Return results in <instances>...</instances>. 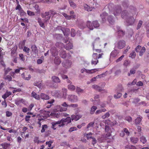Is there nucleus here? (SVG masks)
<instances>
[{
	"mask_svg": "<svg viewBox=\"0 0 149 149\" xmlns=\"http://www.w3.org/2000/svg\"><path fill=\"white\" fill-rule=\"evenodd\" d=\"M31 49L33 52L36 54L38 52V50L36 46L34 45H32L31 47Z\"/></svg>",
	"mask_w": 149,
	"mask_h": 149,
	"instance_id": "obj_27",
	"label": "nucleus"
},
{
	"mask_svg": "<svg viewBox=\"0 0 149 149\" xmlns=\"http://www.w3.org/2000/svg\"><path fill=\"white\" fill-rule=\"evenodd\" d=\"M77 130V128L76 127H70L69 130V132H72L76 130Z\"/></svg>",
	"mask_w": 149,
	"mask_h": 149,
	"instance_id": "obj_62",
	"label": "nucleus"
},
{
	"mask_svg": "<svg viewBox=\"0 0 149 149\" xmlns=\"http://www.w3.org/2000/svg\"><path fill=\"white\" fill-rule=\"evenodd\" d=\"M33 7L36 10L37 13H39L40 12V9L39 5L37 4H35L33 6Z\"/></svg>",
	"mask_w": 149,
	"mask_h": 149,
	"instance_id": "obj_33",
	"label": "nucleus"
},
{
	"mask_svg": "<svg viewBox=\"0 0 149 149\" xmlns=\"http://www.w3.org/2000/svg\"><path fill=\"white\" fill-rule=\"evenodd\" d=\"M41 16L42 18H45L44 21L45 22L49 21L51 17V15H50L49 11L45 12L44 13H42Z\"/></svg>",
	"mask_w": 149,
	"mask_h": 149,
	"instance_id": "obj_2",
	"label": "nucleus"
},
{
	"mask_svg": "<svg viewBox=\"0 0 149 149\" xmlns=\"http://www.w3.org/2000/svg\"><path fill=\"white\" fill-rule=\"evenodd\" d=\"M52 81L56 83H59L61 82V80L58 77L56 76H53L52 77Z\"/></svg>",
	"mask_w": 149,
	"mask_h": 149,
	"instance_id": "obj_9",
	"label": "nucleus"
},
{
	"mask_svg": "<svg viewBox=\"0 0 149 149\" xmlns=\"http://www.w3.org/2000/svg\"><path fill=\"white\" fill-rule=\"evenodd\" d=\"M135 19L133 17H128L126 19V22L127 26L132 25L134 22Z\"/></svg>",
	"mask_w": 149,
	"mask_h": 149,
	"instance_id": "obj_6",
	"label": "nucleus"
},
{
	"mask_svg": "<svg viewBox=\"0 0 149 149\" xmlns=\"http://www.w3.org/2000/svg\"><path fill=\"white\" fill-rule=\"evenodd\" d=\"M53 142L51 140L49 141H47L46 142V144L48 145L49 147H50L52 145V144L53 143Z\"/></svg>",
	"mask_w": 149,
	"mask_h": 149,
	"instance_id": "obj_58",
	"label": "nucleus"
},
{
	"mask_svg": "<svg viewBox=\"0 0 149 149\" xmlns=\"http://www.w3.org/2000/svg\"><path fill=\"white\" fill-rule=\"evenodd\" d=\"M22 78L24 80H29L31 78V76L28 72L25 71L21 74Z\"/></svg>",
	"mask_w": 149,
	"mask_h": 149,
	"instance_id": "obj_5",
	"label": "nucleus"
},
{
	"mask_svg": "<svg viewBox=\"0 0 149 149\" xmlns=\"http://www.w3.org/2000/svg\"><path fill=\"white\" fill-rule=\"evenodd\" d=\"M92 133L91 132H89L88 134H86V136L87 138V139H91V138H92Z\"/></svg>",
	"mask_w": 149,
	"mask_h": 149,
	"instance_id": "obj_50",
	"label": "nucleus"
},
{
	"mask_svg": "<svg viewBox=\"0 0 149 149\" xmlns=\"http://www.w3.org/2000/svg\"><path fill=\"white\" fill-rule=\"evenodd\" d=\"M68 1L71 7L73 8L76 7V4L74 3L72 0H68Z\"/></svg>",
	"mask_w": 149,
	"mask_h": 149,
	"instance_id": "obj_29",
	"label": "nucleus"
},
{
	"mask_svg": "<svg viewBox=\"0 0 149 149\" xmlns=\"http://www.w3.org/2000/svg\"><path fill=\"white\" fill-rule=\"evenodd\" d=\"M11 94V93L10 92L6 91L5 93L3 95L2 97L5 100L6 98Z\"/></svg>",
	"mask_w": 149,
	"mask_h": 149,
	"instance_id": "obj_26",
	"label": "nucleus"
},
{
	"mask_svg": "<svg viewBox=\"0 0 149 149\" xmlns=\"http://www.w3.org/2000/svg\"><path fill=\"white\" fill-rule=\"evenodd\" d=\"M6 115L7 117H10L12 115V113L11 112L8 111H6Z\"/></svg>",
	"mask_w": 149,
	"mask_h": 149,
	"instance_id": "obj_61",
	"label": "nucleus"
},
{
	"mask_svg": "<svg viewBox=\"0 0 149 149\" xmlns=\"http://www.w3.org/2000/svg\"><path fill=\"white\" fill-rule=\"evenodd\" d=\"M62 64L63 67L66 68H68L70 67L71 64V63L69 61H66L65 62H63Z\"/></svg>",
	"mask_w": 149,
	"mask_h": 149,
	"instance_id": "obj_13",
	"label": "nucleus"
},
{
	"mask_svg": "<svg viewBox=\"0 0 149 149\" xmlns=\"http://www.w3.org/2000/svg\"><path fill=\"white\" fill-rule=\"evenodd\" d=\"M21 15H23L26 14V13L22 9L19 11Z\"/></svg>",
	"mask_w": 149,
	"mask_h": 149,
	"instance_id": "obj_64",
	"label": "nucleus"
},
{
	"mask_svg": "<svg viewBox=\"0 0 149 149\" xmlns=\"http://www.w3.org/2000/svg\"><path fill=\"white\" fill-rule=\"evenodd\" d=\"M140 141L143 144L145 143L146 142L147 140L146 137L144 136H142L140 138Z\"/></svg>",
	"mask_w": 149,
	"mask_h": 149,
	"instance_id": "obj_32",
	"label": "nucleus"
},
{
	"mask_svg": "<svg viewBox=\"0 0 149 149\" xmlns=\"http://www.w3.org/2000/svg\"><path fill=\"white\" fill-rule=\"evenodd\" d=\"M76 91L78 94H79L83 93L84 91L83 90L81 89L79 87H77Z\"/></svg>",
	"mask_w": 149,
	"mask_h": 149,
	"instance_id": "obj_42",
	"label": "nucleus"
},
{
	"mask_svg": "<svg viewBox=\"0 0 149 149\" xmlns=\"http://www.w3.org/2000/svg\"><path fill=\"white\" fill-rule=\"evenodd\" d=\"M100 26V24L97 21H94V27L96 28Z\"/></svg>",
	"mask_w": 149,
	"mask_h": 149,
	"instance_id": "obj_52",
	"label": "nucleus"
},
{
	"mask_svg": "<svg viewBox=\"0 0 149 149\" xmlns=\"http://www.w3.org/2000/svg\"><path fill=\"white\" fill-rule=\"evenodd\" d=\"M37 20L40 26L42 28H44L45 27L44 23L42 22L41 18L40 17H38Z\"/></svg>",
	"mask_w": 149,
	"mask_h": 149,
	"instance_id": "obj_20",
	"label": "nucleus"
},
{
	"mask_svg": "<svg viewBox=\"0 0 149 149\" xmlns=\"http://www.w3.org/2000/svg\"><path fill=\"white\" fill-rule=\"evenodd\" d=\"M27 13L28 15L29 16H34L35 15L34 12L30 10H27Z\"/></svg>",
	"mask_w": 149,
	"mask_h": 149,
	"instance_id": "obj_56",
	"label": "nucleus"
},
{
	"mask_svg": "<svg viewBox=\"0 0 149 149\" xmlns=\"http://www.w3.org/2000/svg\"><path fill=\"white\" fill-rule=\"evenodd\" d=\"M10 144L7 143H4L1 144V145L4 149H7L8 147L10 146Z\"/></svg>",
	"mask_w": 149,
	"mask_h": 149,
	"instance_id": "obj_40",
	"label": "nucleus"
},
{
	"mask_svg": "<svg viewBox=\"0 0 149 149\" xmlns=\"http://www.w3.org/2000/svg\"><path fill=\"white\" fill-rule=\"evenodd\" d=\"M87 27L91 30H92L93 29V27L92 23L91 22L88 21L87 22Z\"/></svg>",
	"mask_w": 149,
	"mask_h": 149,
	"instance_id": "obj_31",
	"label": "nucleus"
},
{
	"mask_svg": "<svg viewBox=\"0 0 149 149\" xmlns=\"http://www.w3.org/2000/svg\"><path fill=\"white\" fill-rule=\"evenodd\" d=\"M108 20L109 23L111 24H113L115 22L114 19L111 16H109Z\"/></svg>",
	"mask_w": 149,
	"mask_h": 149,
	"instance_id": "obj_30",
	"label": "nucleus"
},
{
	"mask_svg": "<svg viewBox=\"0 0 149 149\" xmlns=\"http://www.w3.org/2000/svg\"><path fill=\"white\" fill-rule=\"evenodd\" d=\"M52 128L54 130L56 129L58 127L57 122H52L51 123Z\"/></svg>",
	"mask_w": 149,
	"mask_h": 149,
	"instance_id": "obj_24",
	"label": "nucleus"
},
{
	"mask_svg": "<svg viewBox=\"0 0 149 149\" xmlns=\"http://www.w3.org/2000/svg\"><path fill=\"white\" fill-rule=\"evenodd\" d=\"M125 119L129 122H131L132 121V118L130 116H127L125 117Z\"/></svg>",
	"mask_w": 149,
	"mask_h": 149,
	"instance_id": "obj_60",
	"label": "nucleus"
},
{
	"mask_svg": "<svg viewBox=\"0 0 149 149\" xmlns=\"http://www.w3.org/2000/svg\"><path fill=\"white\" fill-rule=\"evenodd\" d=\"M27 129V128L26 127H24L23 128V132L21 134V136L22 137H23V135L25 134V132Z\"/></svg>",
	"mask_w": 149,
	"mask_h": 149,
	"instance_id": "obj_57",
	"label": "nucleus"
},
{
	"mask_svg": "<svg viewBox=\"0 0 149 149\" xmlns=\"http://www.w3.org/2000/svg\"><path fill=\"white\" fill-rule=\"evenodd\" d=\"M128 13L126 11H123L121 14L122 17L124 19H126L128 17Z\"/></svg>",
	"mask_w": 149,
	"mask_h": 149,
	"instance_id": "obj_15",
	"label": "nucleus"
},
{
	"mask_svg": "<svg viewBox=\"0 0 149 149\" xmlns=\"http://www.w3.org/2000/svg\"><path fill=\"white\" fill-rule=\"evenodd\" d=\"M86 72L89 73H93V69L91 70H87L85 69H82L81 70V72L82 73H83L84 72Z\"/></svg>",
	"mask_w": 149,
	"mask_h": 149,
	"instance_id": "obj_41",
	"label": "nucleus"
},
{
	"mask_svg": "<svg viewBox=\"0 0 149 149\" xmlns=\"http://www.w3.org/2000/svg\"><path fill=\"white\" fill-rule=\"evenodd\" d=\"M84 9L88 12L91 11H92L93 9L92 7H90L89 6L86 4H84Z\"/></svg>",
	"mask_w": 149,
	"mask_h": 149,
	"instance_id": "obj_18",
	"label": "nucleus"
},
{
	"mask_svg": "<svg viewBox=\"0 0 149 149\" xmlns=\"http://www.w3.org/2000/svg\"><path fill=\"white\" fill-rule=\"evenodd\" d=\"M67 99L68 101L72 102H77L78 100L77 96L74 95H68Z\"/></svg>",
	"mask_w": 149,
	"mask_h": 149,
	"instance_id": "obj_3",
	"label": "nucleus"
},
{
	"mask_svg": "<svg viewBox=\"0 0 149 149\" xmlns=\"http://www.w3.org/2000/svg\"><path fill=\"white\" fill-rule=\"evenodd\" d=\"M142 117H139L137 118L135 120V123L136 124H139L141 122Z\"/></svg>",
	"mask_w": 149,
	"mask_h": 149,
	"instance_id": "obj_34",
	"label": "nucleus"
},
{
	"mask_svg": "<svg viewBox=\"0 0 149 149\" xmlns=\"http://www.w3.org/2000/svg\"><path fill=\"white\" fill-rule=\"evenodd\" d=\"M76 35V32L74 29H71V36L72 37H74Z\"/></svg>",
	"mask_w": 149,
	"mask_h": 149,
	"instance_id": "obj_55",
	"label": "nucleus"
},
{
	"mask_svg": "<svg viewBox=\"0 0 149 149\" xmlns=\"http://www.w3.org/2000/svg\"><path fill=\"white\" fill-rule=\"evenodd\" d=\"M94 88L95 89L99 92H101L102 91H103V92L107 93V91L105 90H102V88L97 85H94Z\"/></svg>",
	"mask_w": 149,
	"mask_h": 149,
	"instance_id": "obj_12",
	"label": "nucleus"
},
{
	"mask_svg": "<svg viewBox=\"0 0 149 149\" xmlns=\"http://www.w3.org/2000/svg\"><path fill=\"white\" fill-rule=\"evenodd\" d=\"M146 51V48L144 47H143L142 48L141 50L139 52V55L140 56H141L143 55V53H144Z\"/></svg>",
	"mask_w": 149,
	"mask_h": 149,
	"instance_id": "obj_48",
	"label": "nucleus"
},
{
	"mask_svg": "<svg viewBox=\"0 0 149 149\" xmlns=\"http://www.w3.org/2000/svg\"><path fill=\"white\" fill-rule=\"evenodd\" d=\"M51 52L52 55L55 56L58 55V52L55 47H53L51 49Z\"/></svg>",
	"mask_w": 149,
	"mask_h": 149,
	"instance_id": "obj_10",
	"label": "nucleus"
},
{
	"mask_svg": "<svg viewBox=\"0 0 149 149\" xmlns=\"http://www.w3.org/2000/svg\"><path fill=\"white\" fill-rule=\"evenodd\" d=\"M64 47L66 50H69L72 49L73 47L72 43L70 42H69L68 44H67L66 46Z\"/></svg>",
	"mask_w": 149,
	"mask_h": 149,
	"instance_id": "obj_22",
	"label": "nucleus"
},
{
	"mask_svg": "<svg viewBox=\"0 0 149 149\" xmlns=\"http://www.w3.org/2000/svg\"><path fill=\"white\" fill-rule=\"evenodd\" d=\"M61 105L64 107V108H62L61 107L60 108V111H65L67 110V108L69 106V105H68L65 102H64L63 103L61 104Z\"/></svg>",
	"mask_w": 149,
	"mask_h": 149,
	"instance_id": "obj_14",
	"label": "nucleus"
},
{
	"mask_svg": "<svg viewBox=\"0 0 149 149\" xmlns=\"http://www.w3.org/2000/svg\"><path fill=\"white\" fill-rule=\"evenodd\" d=\"M136 70L134 69H131L130 70V72L128 73L127 75L129 76H130L132 74H133L136 73Z\"/></svg>",
	"mask_w": 149,
	"mask_h": 149,
	"instance_id": "obj_47",
	"label": "nucleus"
},
{
	"mask_svg": "<svg viewBox=\"0 0 149 149\" xmlns=\"http://www.w3.org/2000/svg\"><path fill=\"white\" fill-rule=\"evenodd\" d=\"M136 56V54L135 52L134 51H133L130 54L129 57L131 58H135Z\"/></svg>",
	"mask_w": 149,
	"mask_h": 149,
	"instance_id": "obj_38",
	"label": "nucleus"
},
{
	"mask_svg": "<svg viewBox=\"0 0 149 149\" xmlns=\"http://www.w3.org/2000/svg\"><path fill=\"white\" fill-rule=\"evenodd\" d=\"M121 11V9L120 6H117L114 8L113 13L115 16H117L119 15Z\"/></svg>",
	"mask_w": 149,
	"mask_h": 149,
	"instance_id": "obj_7",
	"label": "nucleus"
},
{
	"mask_svg": "<svg viewBox=\"0 0 149 149\" xmlns=\"http://www.w3.org/2000/svg\"><path fill=\"white\" fill-rule=\"evenodd\" d=\"M125 43L124 41L120 40L117 42L116 44V46L118 49H121L123 48L125 46Z\"/></svg>",
	"mask_w": 149,
	"mask_h": 149,
	"instance_id": "obj_4",
	"label": "nucleus"
},
{
	"mask_svg": "<svg viewBox=\"0 0 149 149\" xmlns=\"http://www.w3.org/2000/svg\"><path fill=\"white\" fill-rule=\"evenodd\" d=\"M23 99H22L18 100H16L15 101V104L17 105H19L21 102H23Z\"/></svg>",
	"mask_w": 149,
	"mask_h": 149,
	"instance_id": "obj_49",
	"label": "nucleus"
},
{
	"mask_svg": "<svg viewBox=\"0 0 149 149\" xmlns=\"http://www.w3.org/2000/svg\"><path fill=\"white\" fill-rule=\"evenodd\" d=\"M118 35L120 36H123L125 34V32L121 29L119 30L118 31Z\"/></svg>",
	"mask_w": 149,
	"mask_h": 149,
	"instance_id": "obj_46",
	"label": "nucleus"
},
{
	"mask_svg": "<svg viewBox=\"0 0 149 149\" xmlns=\"http://www.w3.org/2000/svg\"><path fill=\"white\" fill-rule=\"evenodd\" d=\"M29 48H28V47H26V46H24V47L23 49V51L26 52V53H29Z\"/></svg>",
	"mask_w": 149,
	"mask_h": 149,
	"instance_id": "obj_53",
	"label": "nucleus"
},
{
	"mask_svg": "<svg viewBox=\"0 0 149 149\" xmlns=\"http://www.w3.org/2000/svg\"><path fill=\"white\" fill-rule=\"evenodd\" d=\"M57 122L59 127H63L65 125L63 121H62V119L61 120L58 121Z\"/></svg>",
	"mask_w": 149,
	"mask_h": 149,
	"instance_id": "obj_28",
	"label": "nucleus"
},
{
	"mask_svg": "<svg viewBox=\"0 0 149 149\" xmlns=\"http://www.w3.org/2000/svg\"><path fill=\"white\" fill-rule=\"evenodd\" d=\"M54 62V63L56 65H59L61 62V61L60 58L57 56L55 57Z\"/></svg>",
	"mask_w": 149,
	"mask_h": 149,
	"instance_id": "obj_21",
	"label": "nucleus"
},
{
	"mask_svg": "<svg viewBox=\"0 0 149 149\" xmlns=\"http://www.w3.org/2000/svg\"><path fill=\"white\" fill-rule=\"evenodd\" d=\"M60 56L61 58H65L66 56V54L65 51H64L62 49L60 50Z\"/></svg>",
	"mask_w": 149,
	"mask_h": 149,
	"instance_id": "obj_19",
	"label": "nucleus"
},
{
	"mask_svg": "<svg viewBox=\"0 0 149 149\" xmlns=\"http://www.w3.org/2000/svg\"><path fill=\"white\" fill-rule=\"evenodd\" d=\"M110 114L109 112H107L105 115L102 116L103 119H104L106 118H107L109 116Z\"/></svg>",
	"mask_w": 149,
	"mask_h": 149,
	"instance_id": "obj_54",
	"label": "nucleus"
},
{
	"mask_svg": "<svg viewBox=\"0 0 149 149\" xmlns=\"http://www.w3.org/2000/svg\"><path fill=\"white\" fill-rule=\"evenodd\" d=\"M123 90V88L121 85L119 86L116 89V91H118L120 93L122 92Z\"/></svg>",
	"mask_w": 149,
	"mask_h": 149,
	"instance_id": "obj_43",
	"label": "nucleus"
},
{
	"mask_svg": "<svg viewBox=\"0 0 149 149\" xmlns=\"http://www.w3.org/2000/svg\"><path fill=\"white\" fill-rule=\"evenodd\" d=\"M40 97L43 100H48L49 99V96L48 95L43 93L40 94Z\"/></svg>",
	"mask_w": 149,
	"mask_h": 149,
	"instance_id": "obj_16",
	"label": "nucleus"
},
{
	"mask_svg": "<svg viewBox=\"0 0 149 149\" xmlns=\"http://www.w3.org/2000/svg\"><path fill=\"white\" fill-rule=\"evenodd\" d=\"M68 89L71 91H74L75 89V86L71 84L69 85L68 86Z\"/></svg>",
	"mask_w": 149,
	"mask_h": 149,
	"instance_id": "obj_37",
	"label": "nucleus"
},
{
	"mask_svg": "<svg viewBox=\"0 0 149 149\" xmlns=\"http://www.w3.org/2000/svg\"><path fill=\"white\" fill-rule=\"evenodd\" d=\"M118 53L117 50H114L111 52L110 54V56L112 57H116L118 54Z\"/></svg>",
	"mask_w": 149,
	"mask_h": 149,
	"instance_id": "obj_25",
	"label": "nucleus"
},
{
	"mask_svg": "<svg viewBox=\"0 0 149 149\" xmlns=\"http://www.w3.org/2000/svg\"><path fill=\"white\" fill-rule=\"evenodd\" d=\"M62 94L59 91H56V95L58 97H63L65 98H66L67 95V90L66 88H62Z\"/></svg>",
	"mask_w": 149,
	"mask_h": 149,
	"instance_id": "obj_1",
	"label": "nucleus"
},
{
	"mask_svg": "<svg viewBox=\"0 0 149 149\" xmlns=\"http://www.w3.org/2000/svg\"><path fill=\"white\" fill-rule=\"evenodd\" d=\"M48 128V126L47 125H43L42 126V129L41 130V133H43Z\"/></svg>",
	"mask_w": 149,
	"mask_h": 149,
	"instance_id": "obj_39",
	"label": "nucleus"
},
{
	"mask_svg": "<svg viewBox=\"0 0 149 149\" xmlns=\"http://www.w3.org/2000/svg\"><path fill=\"white\" fill-rule=\"evenodd\" d=\"M62 15L66 19H70L71 18H74L75 17V15L69 16L65 13H62Z\"/></svg>",
	"mask_w": 149,
	"mask_h": 149,
	"instance_id": "obj_17",
	"label": "nucleus"
},
{
	"mask_svg": "<svg viewBox=\"0 0 149 149\" xmlns=\"http://www.w3.org/2000/svg\"><path fill=\"white\" fill-rule=\"evenodd\" d=\"M49 11L50 15L51 16L52 15L54 16L56 14V13L54 11H53L52 10H50Z\"/></svg>",
	"mask_w": 149,
	"mask_h": 149,
	"instance_id": "obj_59",
	"label": "nucleus"
},
{
	"mask_svg": "<svg viewBox=\"0 0 149 149\" xmlns=\"http://www.w3.org/2000/svg\"><path fill=\"white\" fill-rule=\"evenodd\" d=\"M31 96L37 100H40V96L35 92L33 91L31 93Z\"/></svg>",
	"mask_w": 149,
	"mask_h": 149,
	"instance_id": "obj_23",
	"label": "nucleus"
},
{
	"mask_svg": "<svg viewBox=\"0 0 149 149\" xmlns=\"http://www.w3.org/2000/svg\"><path fill=\"white\" fill-rule=\"evenodd\" d=\"M81 117V115L76 113L75 115H72L71 116V119L72 120L77 121Z\"/></svg>",
	"mask_w": 149,
	"mask_h": 149,
	"instance_id": "obj_8",
	"label": "nucleus"
},
{
	"mask_svg": "<svg viewBox=\"0 0 149 149\" xmlns=\"http://www.w3.org/2000/svg\"><path fill=\"white\" fill-rule=\"evenodd\" d=\"M122 93L118 91H117V93L114 95V97L116 98H120L122 96Z\"/></svg>",
	"mask_w": 149,
	"mask_h": 149,
	"instance_id": "obj_36",
	"label": "nucleus"
},
{
	"mask_svg": "<svg viewBox=\"0 0 149 149\" xmlns=\"http://www.w3.org/2000/svg\"><path fill=\"white\" fill-rule=\"evenodd\" d=\"M106 74L105 73L102 74L100 75H98L96 76V77L94 78V81L95 80V79H96L98 78H100L102 77H103L105 76Z\"/></svg>",
	"mask_w": 149,
	"mask_h": 149,
	"instance_id": "obj_35",
	"label": "nucleus"
},
{
	"mask_svg": "<svg viewBox=\"0 0 149 149\" xmlns=\"http://www.w3.org/2000/svg\"><path fill=\"white\" fill-rule=\"evenodd\" d=\"M62 120L65 125L68 124L71 121V119L70 117H68L65 118H62Z\"/></svg>",
	"mask_w": 149,
	"mask_h": 149,
	"instance_id": "obj_11",
	"label": "nucleus"
},
{
	"mask_svg": "<svg viewBox=\"0 0 149 149\" xmlns=\"http://www.w3.org/2000/svg\"><path fill=\"white\" fill-rule=\"evenodd\" d=\"M130 63V62L127 60H125L124 61L123 65L124 66H128Z\"/></svg>",
	"mask_w": 149,
	"mask_h": 149,
	"instance_id": "obj_63",
	"label": "nucleus"
},
{
	"mask_svg": "<svg viewBox=\"0 0 149 149\" xmlns=\"http://www.w3.org/2000/svg\"><path fill=\"white\" fill-rule=\"evenodd\" d=\"M143 22L141 20H140L139 21V23L137 24L136 27V29L137 30L140 29L141 26L142 24H143Z\"/></svg>",
	"mask_w": 149,
	"mask_h": 149,
	"instance_id": "obj_51",
	"label": "nucleus"
},
{
	"mask_svg": "<svg viewBox=\"0 0 149 149\" xmlns=\"http://www.w3.org/2000/svg\"><path fill=\"white\" fill-rule=\"evenodd\" d=\"M24 69V68L22 67H20L18 69H15V70L14 72L12 73V74H14L15 73H18L20 72V70H23Z\"/></svg>",
	"mask_w": 149,
	"mask_h": 149,
	"instance_id": "obj_44",
	"label": "nucleus"
},
{
	"mask_svg": "<svg viewBox=\"0 0 149 149\" xmlns=\"http://www.w3.org/2000/svg\"><path fill=\"white\" fill-rule=\"evenodd\" d=\"M131 141L133 143H136L138 140V139L137 138L132 137L130 138Z\"/></svg>",
	"mask_w": 149,
	"mask_h": 149,
	"instance_id": "obj_45",
	"label": "nucleus"
}]
</instances>
